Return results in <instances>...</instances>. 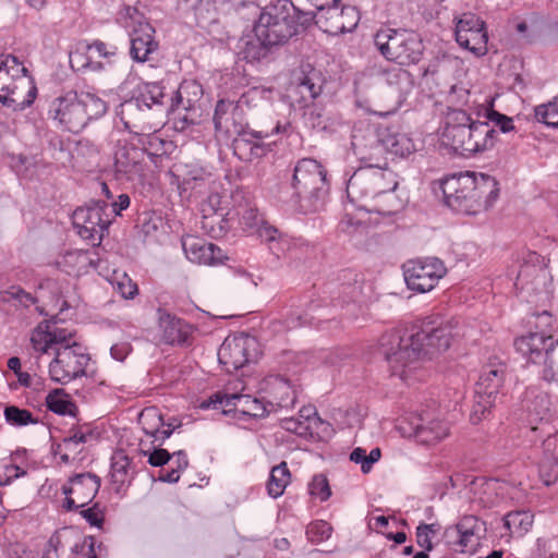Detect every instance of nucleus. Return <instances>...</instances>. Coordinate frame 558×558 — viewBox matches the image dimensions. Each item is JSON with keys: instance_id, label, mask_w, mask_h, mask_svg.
I'll return each mask as SVG.
<instances>
[{"instance_id": "nucleus-25", "label": "nucleus", "mask_w": 558, "mask_h": 558, "mask_svg": "<svg viewBox=\"0 0 558 558\" xmlns=\"http://www.w3.org/2000/svg\"><path fill=\"white\" fill-rule=\"evenodd\" d=\"M401 429L424 445L436 444L449 435V426L446 422L432 418L426 413L411 416L409 429L405 426H401Z\"/></svg>"}, {"instance_id": "nucleus-42", "label": "nucleus", "mask_w": 558, "mask_h": 558, "mask_svg": "<svg viewBox=\"0 0 558 558\" xmlns=\"http://www.w3.org/2000/svg\"><path fill=\"white\" fill-rule=\"evenodd\" d=\"M259 238L269 244V248L280 255L289 247V240L282 235L278 229L264 222L256 230Z\"/></svg>"}, {"instance_id": "nucleus-56", "label": "nucleus", "mask_w": 558, "mask_h": 558, "mask_svg": "<svg viewBox=\"0 0 558 558\" xmlns=\"http://www.w3.org/2000/svg\"><path fill=\"white\" fill-rule=\"evenodd\" d=\"M470 90L463 86L452 85L447 96L449 104L448 111L450 109H463L464 106L469 105Z\"/></svg>"}, {"instance_id": "nucleus-47", "label": "nucleus", "mask_w": 558, "mask_h": 558, "mask_svg": "<svg viewBox=\"0 0 558 558\" xmlns=\"http://www.w3.org/2000/svg\"><path fill=\"white\" fill-rule=\"evenodd\" d=\"M199 177H185L183 185L185 189L191 190L195 195H205L211 190L213 175L209 171L199 168Z\"/></svg>"}, {"instance_id": "nucleus-3", "label": "nucleus", "mask_w": 558, "mask_h": 558, "mask_svg": "<svg viewBox=\"0 0 558 558\" xmlns=\"http://www.w3.org/2000/svg\"><path fill=\"white\" fill-rule=\"evenodd\" d=\"M215 129L227 138L233 137L234 150H250L251 157L259 158L266 148L262 141L269 136L264 131H247L245 113L235 102V95L218 100L214 113Z\"/></svg>"}, {"instance_id": "nucleus-9", "label": "nucleus", "mask_w": 558, "mask_h": 558, "mask_svg": "<svg viewBox=\"0 0 558 558\" xmlns=\"http://www.w3.org/2000/svg\"><path fill=\"white\" fill-rule=\"evenodd\" d=\"M56 357L49 364L50 378L59 384H68L71 380L85 375V368L89 356L81 344L73 341L56 349Z\"/></svg>"}, {"instance_id": "nucleus-53", "label": "nucleus", "mask_w": 558, "mask_h": 558, "mask_svg": "<svg viewBox=\"0 0 558 558\" xmlns=\"http://www.w3.org/2000/svg\"><path fill=\"white\" fill-rule=\"evenodd\" d=\"M232 0H199L198 5L195 9L197 22L201 26H205L208 23L216 22V14H209L210 9H217L218 5L229 3Z\"/></svg>"}, {"instance_id": "nucleus-18", "label": "nucleus", "mask_w": 558, "mask_h": 558, "mask_svg": "<svg viewBox=\"0 0 558 558\" xmlns=\"http://www.w3.org/2000/svg\"><path fill=\"white\" fill-rule=\"evenodd\" d=\"M464 173L453 174L451 177H447L438 182L434 183V191L436 194L440 191L444 197L445 204L451 208L452 210L465 215H477L483 211L482 203L474 195V191L472 192H462L460 189H454L457 191H450L449 185L452 181L461 182Z\"/></svg>"}, {"instance_id": "nucleus-45", "label": "nucleus", "mask_w": 558, "mask_h": 558, "mask_svg": "<svg viewBox=\"0 0 558 558\" xmlns=\"http://www.w3.org/2000/svg\"><path fill=\"white\" fill-rule=\"evenodd\" d=\"M130 459L122 452L116 453L111 463V481L116 486V490L120 492L129 477Z\"/></svg>"}, {"instance_id": "nucleus-16", "label": "nucleus", "mask_w": 558, "mask_h": 558, "mask_svg": "<svg viewBox=\"0 0 558 558\" xmlns=\"http://www.w3.org/2000/svg\"><path fill=\"white\" fill-rule=\"evenodd\" d=\"M256 344L255 338L244 333L228 337L218 350L219 363L227 373H233L252 360Z\"/></svg>"}, {"instance_id": "nucleus-20", "label": "nucleus", "mask_w": 558, "mask_h": 558, "mask_svg": "<svg viewBox=\"0 0 558 558\" xmlns=\"http://www.w3.org/2000/svg\"><path fill=\"white\" fill-rule=\"evenodd\" d=\"M360 136L364 138L368 153L374 154L375 158L381 155L384 149L400 157L409 156L415 150V145L408 134L390 129L379 140L371 130H366V133Z\"/></svg>"}, {"instance_id": "nucleus-22", "label": "nucleus", "mask_w": 558, "mask_h": 558, "mask_svg": "<svg viewBox=\"0 0 558 558\" xmlns=\"http://www.w3.org/2000/svg\"><path fill=\"white\" fill-rule=\"evenodd\" d=\"M203 408L218 409L227 413L232 410L254 417L264 416L267 412L265 404L257 398L241 393H222L220 391L211 395L209 399L202 404Z\"/></svg>"}, {"instance_id": "nucleus-23", "label": "nucleus", "mask_w": 558, "mask_h": 558, "mask_svg": "<svg viewBox=\"0 0 558 558\" xmlns=\"http://www.w3.org/2000/svg\"><path fill=\"white\" fill-rule=\"evenodd\" d=\"M72 337L73 333L59 327L57 322L44 320L32 331L31 343L36 352L45 354L51 350L56 352V349L62 345L72 344Z\"/></svg>"}, {"instance_id": "nucleus-44", "label": "nucleus", "mask_w": 558, "mask_h": 558, "mask_svg": "<svg viewBox=\"0 0 558 558\" xmlns=\"http://www.w3.org/2000/svg\"><path fill=\"white\" fill-rule=\"evenodd\" d=\"M235 95V102L241 108L242 112L245 110L254 109L265 102L266 90L259 87H252L243 90L241 94L233 93Z\"/></svg>"}, {"instance_id": "nucleus-17", "label": "nucleus", "mask_w": 558, "mask_h": 558, "mask_svg": "<svg viewBox=\"0 0 558 558\" xmlns=\"http://www.w3.org/2000/svg\"><path fill=\"white\" fill-rule=\"evenodd\" d=\"M99 487L100 477L94 473L74 475L62 487V493L65 495L63 508L72 511L87 506L97 495Z\"/></svg>"}, {"instance_id": "nucleus-64", "label": "nucleus", "mask_w": 558, "mask_h": 558, "mask_svg": "<svg viewBox=\"0 0 558 558\" xmlns=\"http://www.w3.org/2000/svg\"><path fill=\"white\" fill-rule=\"evenodd\" d=\"M433 524H421L416 529V537L417 544L420 547L424 548L427 551L433 550L434 546L429 538V529Z\"/></svg>"}, {"instance_id": "nucleus-24", "label": "nucleus", "mask_w": 558, "mask_h": 558, "mask_svg": "<svg viewBox=\"0 0 558 558\" xmlns=\"http://www.w3.org/2000/svg\"><path fill=\"white\" fill-rule=\"evenodd\" d=\"M165 96L163 87L160 84L148 83L141 97L125 100L120 105L118 114L126 128L135 126V123L141 120L142 106L149 109L153 105H162Z\"/></svg>"}, {"instance_id": "nucleus-58", "label": "nucleus", "mask_w": 558, "mask_h": 558, "mask_svg": "<svg viewBox=\"0 0 558 558\" xmlns=\"http://www.w3.org/2000/svg\"><path fill=\"white\" fill-rule=\"evenodd\" d=\"M69 532L68 529H63L62 531L54 532L50 536L44 558H58V550L63 546V541H66Z\"/></svg>"}, {"instance_id": "nucleus-1", "label": "nucleus", "mask_w": 558, "mask_h": 558, "mask_svg": "<svg viewBox=\"0 0 558 558\" xmlns=\"http://www.w3.org/2000/svg\"><path fill=\"white\" fill-rule=\"evenodd\" d=\"M454 323L439 315L424 318L417 330L393 329L379 339V349L391 374L408 380L421 364L449 349Z\"/></svg>"}, {"instance_id": "nucleus-6", "label": "nucleus", "mask_w": 558, "mask_h": 558, "mask_svg": "<svg viewBox=\"0 0 558 558\" xmlns=\"http://www.w3.org/2000/svg\"><path fill=\"white\" fill-rule=\"evenodd\" d=\"M374 44L387 61L400 65L416 64L424 51L420 36L404 28L381 27L374 35Z\"/></svg>"}, {"instance_id": "nucleus-28", "label": "nucleus", "mask_w": 558, "mask_h": 558, "mask_svg": "<svg viewBox=\"0 0 558 558\" xmlns=\"http://www.w3.org/2000/svg\"><path fill=\"white\" fill-rule=\"evenodd\" d=\"M203 96V87L196 81H183L174 96L171 98L170 110L172 112H179L183 110L185 113L181 119L185 122H193L194 118L190 117V112H193Z\"/></svg>"}, {"instance_id": "nucleus-13", "label": "nucleus", "mask_w": 558, "mask_h": 558, "mask_svg": "<svg viewBox=\"0 0 558 558\" xmlns=\"http://www.w3.org/2000/svg\"><path fill=\"white\" fill-rule=\"evenodd\" d=\"M114 175L118 180L142 183L148 170L147 153L129 143H119L114 151Z\"/></svg>"}, {"instance_id": "nucleus-59", "label": "nucleus", "mask_w": 558, "mask_h": 558, "mask_svg": "<svg viewBox=\"0 0 558 558\" xmlns=\"http://www.w3.org/2000/svg\"><path fill=\"white\" fill-rule=\"evenodd\" d=\"M386 80L389 85H396L399 89H402L410 85L411 74L403 69H393L386 73Z\"/></svg>"}, {"instance_id": "nucleus-35", "label": "nucleus", "mask_w": 558, "mask_h": 558, "mask_svg": "<svg viewBox=\"0 0 558 558\" xmlns=\"http://www.w3.org/2000/svg\"><path fill=\"white\" fill-rule=\"evenodd\" d=\"M497 138L498 132L489 122L473 121L471 146L468 156L493 149Z\"/></svg>"}, {"instance_id": "nucleus-63", "label": "nucleus", "mask_w": 558, "mask_h": 558, "mask_svg": "<svg viewBox=\"0 0 558 558\" xmlns=\"http://www.w3.org/2000/svg\"><path fill=\"white\" fill-rule=\"evenodd\" d=\"M117 289L124 299H133L138 293L137 284L125 274L118 280Z\"/></svg>"}, {"instance_id": "nucleus-60", "label": "nucleus", "mask_w": 558, "mask_h": 558, "mask_svg": "<svg viewBox=\"0 0 558 558\" xmlns=\"http://www.w3.org/2000/svg\"><path fill=\"white\" fill-rule=\"evenodd\" d=\"M536 323L535 327L538 329L535 333H542L546 337V342L551 340V336L548 335L554 326V318L551 314L547 311H543L542 313L536 314Z\"/></svg>"}, {"instance_id": "nucleus-62", "label": "nucleus", "mask_w": 558, "mask_h": 558, "mask_svg": "<svg viewBox=\"0 0 558 558\" xmlns=\"http://www.w3.org/2000/svg\"><path fill=\"white\" fill-rule=\"evenodd\" d=\"M241 222L248 231H255L264 223L256 208H246L242 214Z\"/></svg>"}, {"instance_id": "nucleus-31", "label": "nucleus", "mask_w": 558, "mask_h": 558, "mask_svg": "<svg viewBox=\"0 0 558 558\" xmlns=\"http://www.w3.org/2000/svg\"><path fill=\"white\" fill-rule=\"evenodd\" d=\"M322 424L324 422L313 405L303 407L296 417H284L280 421L283 429L303 437L312 435Z\"/></svg>"}, {"instance_id": "nucleus-27", "label": "nucleus", "mask_w": 558, "mask_h": 558, "mask_svg": "<svg viewBox=\"0 0 558 558\" xmlns=\"http://www.w3.org/2000/svg\"><path fill=\"white\" fill-rule=\"evenodd\" d=\"M182 247L185 256L199 265H217L227 258L220 247L195 235L183 236Z\"/></svg>"}, {"instance_id": "nucleus-34", "label": "nucleus", "mask_w": 558, "mask_h": 558, "mask_svg": "<svg viewBox=\"0 0 558 558\" xmlns=\"http://www.w3.org/2000/svg\"><path fill=\"white\" fill-rule=\"evenodd\" d=\"M140 422L147 435H150L155 440H160L161 442L169 438L173 430L180 426L177 420L165 424L161 416L154 409L144 410L140 415Z\"/></svg>"}, {"instance_id": "nucleus-61", "label": "nucleus", "mask_w": 558, "mask_h": 558, "mask_svg": "<svg viewBox=\"0 0 558 558\" xmlns=\"http://www.w3.org/2000/svg\"><path fill=\"white\" fill-rule=\"evenodd\" d=\"M486 118L494 122L502 133L513 130L512 119L495 110L486 109Z\"/></svg>"}, {"instance_id": "nucleus-51", "label": "nucleus", "mask_w": 558, "mask_h": 558, "mask_svg": "<svg viewBox=\"0 0 558 558\" xmlns=\"http://www.w3.org/2000/svg\"><path fill=\"white\" fill-rule=\"evenodd\" d=\"M380 457L381 451L379 448H374L368 454H366L365 449L357 447L351 452L350 460L354 463L361 464L363 473H368L372 470L373 464L377 462Z\"/></svg>"}, {"instance_id": "nucleus-39", "label": "nucleus", "mask_w": 558, "mask_h": 558, "mask_svg": "<svg viewBox=\"0 0 558 558\" xmlns=\"http://www.w3.org/2000/svg\"><path fill=\"white\" fill-rule=\"evenodd\" d=\"M290 471L286 462L274 466L267 482V493L272 498L280 497L290 483Z\"/></svg>"}, {"instance_id": "nucleus-2", "label": "nucleus", "mask_w": 558, "mask_h": 558, "mask_svg": "<svg viewBox=\"0 0 558 558\" xmlns=\"http://www.w3.org/2000/svg\"><path fill=\"white\" fill-rule=\"evenodd\" d=\"M361 130L355 129L352 134V148L363 166L349 179L347 184L348 197L357 203L374 199L380 192L396 190L398 182L393 171L387 168V162L380 163L374 154H369L367 145L360 136Z\"/></svg>"}, {"instance_id": "nucleus-8", "label": "nucleus", "mask_w": 558, "mask_h": 558, "mask_svg": "<svg viewBox=\"0 0 558 558\" xmlns=\"http://www.w3.org/2000/svg\"><path fill=\"white\" fill-rule=\"evenodd\" d=\"M514 347L529 362L543 365L541 376L544 380H558V339L546 344L544 335L527 333L517 338Z\"/></svg>"}, {"instance_id": "nucleus-4", "label": "nucleus", "mask_w": 558, "mask_h": 558, "mask_svg": "<svg viewBox=\"0 0 558 558\" xmlns=\"http://www.w3.org/2000/svg\"><path fill=\"white\" fill-rule=\"evenodd\" d=\"M37 87L28 71L15 56H0V102L14 111L29 107Z\"/></svg>"}, {"instance_id": "nucleus-46", "label": "nucleus", "mask_w": 558, "mask_h": 558, "mask_svg": "<svg viewBox=\"0 0 558 558\" xmlns=\"http://www.w3.org/2000/svg\"><path fill=\"white\" fill-rule=\"evenodd\" d=\"M114 54V51H110L107 48V45L102 41L96 40L90 45L86 46V61L82 63L83 68H90L93 70L101 68L100 61L98 58H109Z\"/></svg>"}, {"instance_id": "nucleus-26", "label": "nucleus", "mask_w": 558, "mask_h": 558, "mask_svg": "<svg viewBox=\"0 0 558 558\" xmlns=\"http://www.w3.org/2000/svg\"><path fill=\"white\" fill-rule=\"evenodd\" d=\"M324 77L311 65L303 68L289 88V97L301 106H307L323 90Z\"/></svg>"}, {"instance_id": "nucleus-37", "label": "nucleus", "mask_w": 558, "mask_h": 558, "mask_svg": "<svg viewBox=\"0 0 558 558\" xmlns=\"http://www.w3.org/2000/svg\"><path fill=\"white\" fill-rule=\"evenodd\" d=\"M267 386L271 397V401L269 402L271 405L276 404L279 408L284 409L294 405L296 396L289 380L277 375L268 380Z\"/></svg>"}, {"instance_id": "nucleus-50", "label": "nucleus", "mask_w": 558, "mask_h": 558, "mask_svg": "<svg viewBox=\"0 0 558 558\" xmlns=\"http://www.w3.org/2000/svg\"><path fill=\"white\" fill-rule=\"evenodd\" d=\"M538 476L542 483L550 486L558 481V458L544 457L538 464Z\"/></svg>"}, {"instance_id": "nucleus-5", "label": "nucleus", "mask_w": 558, "mask_h": 558, "mask_svg": "<svg viewBox=\"0 0 558 558\" xmlns=\"http://www.w3.org/2000/svg\"><path fill=\"white\" fill-rule=\"evenodd\" d=\"M296 8L290 0H277L263 9L254 33L274 46L287 43L299 31Z\"/></svg>"}, {"instance_id": "nucleus-14", "label": "nucleus", "mask_w": 558, "mask_h": 558, "mask_svg": "<svg viewBox=\"0 0 558 558\" xmlns=\"http://www.w3.org/2000/svg\"><path fill=\"white\" fill-rule=\"evenodd\" d=\"M316 25L325 33L339 35L353 31L359 23V12L354 7L332 0L331 4L322 5L314 15Z\"/></svg>"}, {"instance_id": "nucleus-48", "label": "nucleus", "mask_w": 558, "mask_h": 558, "mask_svg": "<svg viewBox=\"0 0 558 558\" xmlns=\"http://www.w3.org/2000/svg\"><path fill=\"white\" fill-rule=\"evenodd\" d=\"M534 117L539 123L550 128H558V96L553 101L536 106Z\"/></svg>"}, {"instance_id": "nucleus-15", "label": "nucleus", "mask_w": 558, "mask_h": 558, "mask_svg": "<svg viewBox=\"0 0 558 558\" xmlns=\"http://www.w3.org/2000/svg\"><path fill=\"white\" fill-rule=\"evenodd\" d=\"M48 114L57 126L64 131L77 133L85 126V112L80 105L77 93H69L53 99Z\"/></svg>"}, {"instance_id": "nucleus-38", "label": "nucleus", "mask_w": 558, "mask_h": 558, "mask_svg": "<svg viewBox=\"0 0 558 558\" xmlns=\"http://www.w3.org/2000/svg\"><path fill=\"white\" fill-rule=\"evenodd\" d=\"M271 47H274L272 44L266 43L255 34L254 36H250L243 40L240 54H242L243 59L247 62H255L266 58Z\"/></svg>"}, {"instance_id": "nucleus-32", "label": "nucleus", "mask_w": 558, "mask_h": 558, "mask_svg": "<svg viewBox=\"0 0 558 558\" xmlns=\"http://www.w3.org/2000/svg\"><path fill=\"white\" fill-rule=\"evenodd\" d=\"M546 270L541 255L530 252L517 274L514 284L521 290H530L537 281H544Z\"/></svg>"}, {"instance_id": "nucleus-36", "label": "nucleus", "mask_w": 558, "mask_h": 558, "mask_svg": "<svg viewBox=\"0 0 558 558\" xmlns=\"http://www.w3.org/2000/svg\"><path fill=\"white\" fill-rule=\"evenodd\" d=\"M482 522L474 515L463 517L456 526L446 529L445 536L447 538L456 537L461 548H466L472 538L481 531Z\"/></svg>"}, {"instance_id": "nucleus-54", "label": "nucleus", "mask_w": 558, "mask_h": 558, "mask_svg": "<svg viewBox=\"0 0 558 558\" xmlns=\"http://www.w3.org/2000/svg\"><path fill=\"white\" fill-rule=\"evenodd\" d=\"M4 416L8 423L15 426H24L37 422L31 411L14 405L4 409Z\"/></svg>"}, {"instance_id": "nucleus-21", "label": "nucleus", "mask_w": 558, "mask_h": 558, "mask_svg": "<svg viewBox=\"0 0 558 558\" xmlns=\"http://www.w3.org/2000/svg\"><path fill=\"white\" fill-rule=\"evenodd\" d=\"M460 189L462 192H472L476 201L483 206V211L489 209L499 196V184L495 178L485 173L464 172L461 182L452 181L449 185L450 191Z\"/></svg>"}, {"instance_id": "nucleus-52", "label": "nucleus", "mask_w": 558, "mask_h": 558, "mask_svg": "<svg viewBox=\"0 0 558 558\" xmlns=\"http://www.w3.org/2000/svg\"><path fill=\"white\" fill-rule=\"evenodd\" d=\"M331 525L324 520L313 521L307 525L306 529L307 539L314 544H319L324 541H327L331 536Z\"/></svg>"}, {"instance_id": "nucleus-19", "label": "nucleus", "mask_w": 558, "mask_h": 558, "mask_svg": "<svg viewBox=\"0 0 558 558\" xmlns=\"http://www.w3.org/2000/svg\"><path fill=\"white\" fill-rule=\"evenodd\" d=\"M456 40L474 54L484 56L488 40L484 22L474 14H463L456 25Z\"/></svg>"}, {"instance_id": "nucleus-12", "label": "nucleus", "mask_w": 558, "mask_h": 558, "mask_svg": "<svg viewBox=\"0 0 558 558\" xmlns=\"http://www.w3.org/2000/svg\"><path fill=\"white\" fill-rule=\"evenodd\" d=\"M473 121L464 109H450L440 133L441 143L453 151L468 156Z\"/></svg>"}, {"instance_id": "nucleus-11", "label": "nucleus", "mask_w": 558, "mask_h": 558, "mask_svg": "<svg viewBox=\"0 0 558 558\" xmlns=\"http://www.w3.org/2000/svg\"><path fill=\"white\" fill-rule=\"evenodd\" d=\"M106 209L107 204L98 201L74 210L72 216L73 226L83 239L90 241L93 244L101 242L110 225Z\"/></svg>"}, {"instance_id": "nucleus-10", "label": "nucleus", "mask_w": 558, "mask_h": 558, "mask_svg": "<svg viewBox=\"0 0 558 558\" xmlns=\"http://www.w3.org/2000/svg\"><path fill=\"white\" fill-rule=\"evenodd\" d=\"M402 268L408 288L420 293L433 290L447 272L445 264L437 257L410 259Z\"/></svg>"}, {"instance_id": "nucleus-57", "label": "nucleus", "mask_w": 558, "mask_h": 558, "mask_svg": "<svg viewBox=\"0 0 558 558\" xmlns=\"http://www.w3.org/2000/svg\"><path fill=\"white\" fill-rule=\"evenodd\" d=\"M532 524L531 517L525 512H510L504 518V526L509 531L512 532L511 527H521L523 526V530H527L529 526Z\"/></svg>"}, {"instance_id": "nucleus-40", "label": "nucleus", "mask_w": 558, "mask_h": 558, "mask_svg": "<svg viewBox=\"0 0 558 558\" xmlns=\"http://www.w3.org/2000/svg\"><path fill=\"white\" fill-rule=\"evenodd\" d=\"M395 190L380 192L378 196L372 199L368 204V210L377 213L383 216H391L397 213L401 207V201L393 194Z\"/></svg>"}, {"instance_id": "nucleus-29", "label": "nucleus", "mask_w": 558, "mask_h": 558, "mask_svg": "<svg viewBox=\"0 0 558 558\" xmlns=\"http://www.w3.org/2000/svg\"><path fill=\"white\" fill-rule=\"evenodd\" d=\"M155 29L147 22H140L131 34L130 54L137 62L150 60V54L158 48V43L154 39Z\"/></svg>"}, {"instance_id": "nucleus-43", "label": "nucleus", "mask_w": 558, "mask_h": 558, "mask_svg": "<svg viewBox=\"0 0 558 558\" xmlns=\"http://www.w3.org/2000/svg\"><path fill=\"white\" fill-rule=\"evenodd\" d=\"M46 405L51 412L56 414H74V403L70 400L64 390L60 388H57L48 393L46 397Z\"/></svg>"}, {"instance_id": "nucleus-41", "label": "nucleus", "mask_w": 558, "mask_h": 558, "mask_svg": "<svg viewBox=\"0 0 558 558\" xmlns=\"http://www.w3.org/2000/svg\"><path fill=\"white\" fill-rule=\"evenodd\" d=\"M78 95L80 105L85 112V125L92 119L104 116L107 111V102L97 95L89 92H82Z\"/></svg>"}, {"instance_id": "nucleus-33", "label": "nucleus", "mask_w": 558, "mask_h": 558, "mask_svg": "<svg viewBox=\"0 0 558 558\" xmlns=\"http://www.w3.org/2000/svg\"><path fill=\"white\" fill-rule=\"evenodd\" d=\"M506 378V366L501 363L485 365L476 383V393L497 399Z\"/></svg>"}, {"instance_id": "nucleus-55", "label": "nucleus", "mask_w": 558, "mask_h": 558, "mask_svg": "<svg viewBox=\"0 0 558 558\" xmlns=\"http://www.w3.org/2000/svg\"><path fill=\"white\" fill-rule=\"evenodd\" d=\"M308 492L313 497L326 501L331 496L327 477L323 474L315 475L308 485Z\"/></svg>"}, {"instance_id": "nucleus-30", "label": "nucleus", "mask_w": 558, "mask_h": 558, "mask_svg": "<svg viewBox=\"0 0 558 558\" xmlns=\"http://www.w3.org/2000/svg\"><path fill=\"white\" fill-rule=\"evenodd\" d=\"M161 337L169 344H187L193 332L191 325L171 314L158 311Z\"/></svg>"}, {"instance_id": "nucleus-7", "label": "nucleus", "mask_w": 558, "mask_h": 558, "mask_svg": "<svg viewBox=\"0 0 558 558\" xmlns=\"http://www.w3.org/2000/svg\"><path fill=\"white\" fill-rule=\"evenodd\" d=\"M291 185L311 210L319 209L329 192L326 169L315 159L303 158L294 167Z\"/></svg>"}, {"instance_id": "nucleus-49", "label": "nucleus", "mask_w": 558, "mask_h": 558, "mask_svg": "<svg viewBox=\"0 0 558 558\" xmlns=\"http://www.w3.org/2000/svg\"><path fill=\"white\" fill-rule=\"evenodd\" d=\"M496 400L497 399L492 397L475 392L474 403L470 414L471 422L473 424H478L483 418H485L490 413Z\"/></svg>"}]
</instances>
